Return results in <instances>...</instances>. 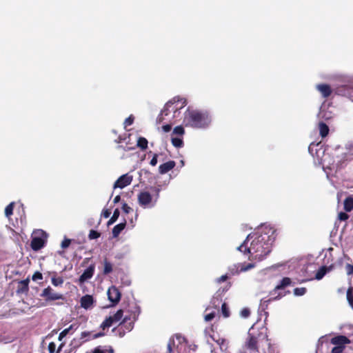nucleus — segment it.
Segmentation results:
<instances>
[{
    "instance_id": "obj_1",
    "label": "nucleus",
    "mask_w": 353,
    "mask_h": 353,
    "mask_svg": "<svg viewBox=\"0 0 353 353\" xmlns=\"http://www.w3.org/2000/svg\"><path fill=\"white\" fill-rule=\"evenodd\" d=\"M186 105V100L184 99H179V97H174L172 99L167 102L163 109L161 111L160 114L157 118L158 123H162L168 120L170 123L162 126V130L165 132H168L172 129V123L174 122L173 119L180 114L179 110L183 108Z\"/></svg>"
},
{
    "instance_id": "obj_2",
    "label": "nucleus",
    "mask_w": 353,
    "mask_h": 353,
    "mask_svg": "<svg viewBox=\"0 0 353 353\" xmlns=\"http://www.w3.org/2000/svg\"><path fill=\"white\" fill-rule=\"evenodd\" d=\"M126 312L128 314H126L119 325L113 330V331L117 332L119 337L124 336L126 333L133 330L134 323L137 321L141 313V308L137 303L132 302L128 305Z\"/></svg>"
},
{
    "instance_id": "obj_3",
    "label": "nucleus",
    "mask_w": 353,
    "mask_h": 353,
    "mask_svg": "<svg viewBox=\"0 0 353 353\" xmlns=\"http://www.w3.org/2000/svg\"><path fill=\"white\" fill-rule=\"evenodd\" d=\"M250 260L262 261L271 252L270 244L265 241L263 235H256L252 241L250 246Z\"/></svg>"
},
{
    "instance_id": "obj_4",
    "label": "nucleus",
    "mask_w": 353,
    "mask_h": 353,
    "mask_svg": "<svg viewBox=\"0 0 353 353\" xmlns=\"http://www.w3.org/2000/svg\"><path fill=\"white\" fill-rule=\"evenodd\" d=\"M184 122L186 125L201 128L207 127L211 119L208 112L188 108L185 112Z\"/></svg>"
},
{
    "instance_id": "obj_5",
    "label": "nucleus",
    "mask_w": 353,
    "mask_h": 353,
    "mask_svg": "<svg viewBox=\"0 0 353 353\" xmlns=\"http://www.w3.org/2000/svg\"><path fill=\"white\" fill-rule=\"evenodd\" d=\"M269 339L266 334L259 332L254 334L248 332V337L245 341L244 347L251 352H259V348L263 341L268 342Z\"/></svg>"
},
{
    "instance_id": "obj_6",
    "label": "nucleus",
    "mask_w": 353,
    "mask_h": 353,
    "mask_svg": "<svg viewBox=\"0 0 353 353\" xmlns=\"http://www.w3.org/2000/svg\"><path fill=\"white\" fill-rule=\"evenodd\" d=\"M292 284V280L289 277H283L280 283L275 286L274 290H272L270 294L272 296H274L273 298L270 299L268 301L270 302L272 300H278L285 296L286 294H289L290 291L286 292H281V290H284L287 287L290 286Z\"/></svg>"
},
{
    "instance_id": "obj_7",
    "label": "nucleus",
    "mask_w": 353,
    "mask_h": 353,
    "mask_svg": "<svg viewBox=\"0 0 353 353\" xmlns=\"http://www.w3.org/2000/svg\"><path fill=\"white\" fill-rule=\"evenodd\" d=\"M349 338L344 335H338L331 339L330 343L334 345L331 353H343L346 345L350 343Z\"/></svg>"
},
{
    "instance_id": "obj_8",
    "label": "nucleus",
    "mask_w": 353,
    "mask_h": 353,
    "mask_svg": "<svg viewBox=\"0 0 353 353\" xmlns=\"http://www.w3.org/2000/svg\"><path fill=\"white\" fill-rule=\"evenodd\" d=\"M40 296L44 298L46 302L64 299L63 294L55 292L54 290L50 286L44 288Z\"/></svg>"
},
{
    "instance_id": "obj_9",
    "label": "nucleus",
    "mask_w": 353,
    "mask_h": 353,
    "mask_svg": "<svg viewBox=\"0 0 353 353\" xmlns=\"http://www.w3.org/2000/svg\"><path fill=\"white\" fill-rule=\"evenodd\" d=\"M107 294L108 300L113 305L117 304L120 301L121 293L117 287L114 285L110 287L108 290Z\"/></svg>"
},
{
    "instance_id": "obj_10",
    "label": "nucleus",
    "mask_w": 353,
    "mask_h": 353,
    "mask_svg": "<svg viewBox=\"0 0 353 353\" xmlns=\"http://www.w3.org/2000/svg\"><path fill=\"white\" fill-rule=\"evenodd\" d=\"M132 176L129 174L121 175L114 183V189L124 188L132 183Z\"/></svg>"
},
{
    "instance_id": "obj_11",
    "label": "nucleus",
    "mask_w": 353,
    "mask_h": 353,
    "mask_svg": "<svg viewBox=\"0 0 353 353\" xmlns=\"http://www.w3.org/2000/svg\"><path fill=\"white\" fill-rule=\"evenodd\" d=\"M152 197L148 192H141L138 194V201L140 205L147 206L152 202Z\"/></svg>"
},
{
    "instance_id": "obj_12",
    "label": "nucleus",
    "mask_w": 353,
    "mask_h": 353,
    "mask_svg": "<svg viewBox=\"0 0 353 353\" xmlns=\"http://www.w3.org/2000/svg\"><path fill=\"white\" fill-rule=\"evenodd\" d=\"M95 266L94 264H91L87 269L84 270L83 274L79 277V282L83 283L87 280L91 279L94 273Z\"/></svg>"
},
{
    "instance_id": "obj_13",
    "label": "nucleus",
    "mask_w": 353,
    "mask_h": 353,
    "mask_svg": "<svg viewBox=\"0 0 353 353\" xmlns=\"http://www.w3.org/2000/svg\"><path fill=\"white\" fill-rule=\"evenodd\" d=\"M29 283L30 280L28 278L20 281L18 283L17 289V294H27L29 291Z\"/></svg>"
},
{
    "instance_id": "obj_14",
    "label": "nucleus",
    "mask_w": 353,
    "mask_h": 353,
    "mask_svg": "<svg viewBox=\"0 0 353 353\" xmlns=\"http://www.w3.org/2000/svg\"><path fill=\"white\" fill-rule=\"evenodd\" d=\"M45 245V240L41 237L32 238L30 243L31 248L34 251H38Z\"/></svg>"
},
{
    "instance_id": "obj_15",
    "label": "nucleus",
    "mask_w": 353,
    "mask_h": 353,
    "mask_svg": "<svg viewBox=\"0 0 353 353\" xmlns=\"http://www.w3.org/2000/svg\"><path fill=\"white\" fill-rule=\"evenodd\" d=\"M104 334H105L103 332H98L97 334L92 335L91 332L85 331V332H82L81 333L80 339H83V342H85L90 339H95L101 337V336H104Z\"/></svg>"
},
{
    "instance_id": "obj_16",
    "label": "nucleus",
    "mask_w": 353,
    "mask_h": 353,
    "mask_svg": "<svg viewBox=\"0 0 353 353\" xmlns=\"http://www.w3.org/2000/svg\"><path fill=\"white\" fill-rule=\"evenodd\" d=\"M176 165V163L174 161H169L166 163L161 164L159 167V172L161 174H164L171 170H172Z\"/></svg>"
},
{
    "instance_id": "obj_17",
    "label": "nucleus",
    "mask_w": 353,
    "mask_h": 353,
    "mask_svg": "<svg viewBox=\"0 0 353 353\" xmlns=\"http://www.w3.org/2000/svg\"><path fill=\"white\" fill-rule=\"evenodd\" d=\"M316 89L321 92L323 98L329 97L332 92L331 87L327 84H319L316 85Z\"/></svg>"
},
{
    "instance_id": "obj_18",
    "label": "nucleus",
    "mask_w": 353,
    "mask_h": 353,
    "mask_svg": "<svg viewBox=\"0 0 353 353\" xmlns=\"http://www.w3.org/2000/svg\"><path fill=\"white\" fill-rule=\"evenodd\" d=\"M81 306L85 309L90 308L94 302L93 297L91 295L86 294L81 298Z\"/></svg>"
},
{
    "instance_id": "obj_19",
    "label": "nucleus",
    "mask_w": 353,
    "mask_h": 353,
    "mask_svg": "<svg viewBox=\"0 0 353 353\" xmlns=\"http://www.w3.org/2000/svg\"><path fill=\"white\" fill-rule=\"evenodd\" d=\"M334 268V265H331L328 267L327 266H321L319 270L316 272L315 275V279L317 280H321L327 272H330Z\"/></svg>"
},
{
    "instance_id": "obj_20",
    "label": "nucleus",
    "mask_w": 353,
    "mask_h": 353,
    "mask_svg": "<svg viewBox=\"0 0 353 353\" xmlns=\"http://www.w3.org/2000/svg\"><path fill=\"white\" fill-rule=\"evenodd\" d=\"M254 235H252L251 234H248L246 239L237 248V249L243 252L245 254H250V247H248V241L254 237Z\"/></svg>"
},
{
    "instance_id": "obj_21",
    "label": "nucleus",
    "mask_w": 353,
    "mask_h": 353,
    "mask_svg": "<svg viewBox=\"0 0 353 353\" xmlns=\"http://www.w3.org/2000/svg\"><path fill=\"white\" fill-rule=\"evenodd\" d=\"M79 325L77 323H73L70 325L68 328L64 329L62 332H60L59 335V340L61 341L67 334H70L72 331L73 333L78 328Z\"/></svg>"
},
{
    "instance_id": "obj_22",
    "label": "nucleus",
    "mask_w": 353,
    "mask_h": 353,
    "mask_svg": "<svg viewBox=\"0 0 353 353\" xmlns=\"http://www.w3.org/2000/svg\"><path fill=\"white\" fill-rule=\"evenodd\" d=\"M92 353H114V350L111 345H99L92 350Z\"/></svg>"
},
{
    "instance_id": "obj_23",
    "label": "nucleus",
    "mask_w": 353,
    "mask_h": 353,
    "mask_svg": "<svg viewBox=\"0 0 353 353\" xmlns=\"http://www.w3.org/2000/svg\"><path fill=\"white\" fill-rule=\"evenodd\" d=\"M126 226V221L116 225L112 229L113 237H117L120 233L125 229Z\"/></svg>"
},
{
    "instance_id": "obj_24",
    "label": "nucleus",
    "mask_w": 353,
    "mask_h": 353,
    "mask_svg": "<svg viewBox=\"0 0 353 353\" xmlns=\"http://www.w3.org/2000/svg\"><path fill=\"white\" fill-rule=\"evenodd\" d=\"M343 208L345 212H351L353 210V196H348L343 202Z\"/></svg>"
},
{
    "instance_id": "obj_25",
    "label": "nucleus",
    "mask_w": 353,
    "mask_h": 353,
    "mask_svg": "<svg viewBox=\"0 0 353 353\" xmlns=\"http://www.w3.org/2000/svg\"><path fill=\"white\" fill-rule=\"evenodd\" d=\"M103 274L105 275H108L111 273L113 270L112 264L108 260L107 258H105L103 261Z\"/></svg>"
},
{
    "instance_id": "obj_26",
    "label": "nucleus",
    "mask_w": 353,
    "mask_h": 353,
    "mask_svg": "<svg viewBox=\"0 0 353 353\" xmlns=\"http://www.w3.org/2000/svg\"><path fill=\"white\" fill-rule=\"evenodd\" d=\"M319 130L320 135L322 138L325 137L329 133V127L324 122H320L319 124Z\"/></svg>"
},
{
    "instance_id": "obj_27",
    "label": "nucleus",
    "mask_w": 353,
    "mask_h": 353,
    "mask_svg": "<svg viewBox=\"0 0 353 353\" xmlns=\"http://www.w3.org/2000/svg\"><path fill=\"white\" fill-rule=\"evenodd\" d=\"M115 322L112 319V318L110 316L108 317H106L105 319L102 322V323L100 325V327L102 330L108 329Z\"/></svg>"
},
{
    "instance_id": "obj_28",
    "label": "nucleus",
    "mask_w": 353,
    "mask_h": 353,
    "mask_svg": "<svg viewBox=\"0 0 353 353\" xmlns=\"http://www.w3.org/2000/svg\"><path fill=\"white\" fill-rule=\"evenodd\" d=\"M128 309H125V310H122V309H120V310H118L116 313H114L112 316H110L112 319L114 320V321L115 323H117L119 321H120L123 316V313L124 312L127 310Z\"/></svg>"
},
{
    "instance_id": "obj_29",
    "label": "nucleus",
    "mask_w": 353,
    "mask_h": 353,
    "mask_svg": "<svg viewBox=\"0 0 353 353\" xmlns=\"http://www.w3.org/2000/svg\"><path fill=\"white\" fill-rule=\"evenodd\" d=\"M148 140L144 137H139L137 141V146L142 150H145L148 148Z\"/></svg>"
},
{
    "instance_id": "obj_30",
    "label": "nucleus",
    "mask_w": 353,
    "mask_h": 353,
    "mask_svg": "<svg viewBox=\"0 0 353 353\" xmlns=\"http://www.w3.org/2000/svg\"><path fill=\"white\" fill-rule=\"evenodd\" d=\"M172 144L175 148H181L183 146V139L180 137H172L171 139Z\"/></svg>"
},
{
    "instance_id": "obj_31",
    "label": "nucleus",
    "mask_w": 353,
    "mask_h": 353,
    "mask_svg": "<svg viewBox=\"0 0 353 353\" xmlns=\"http://www.w3.org/2000/svg\"><path fill=\"white\" fill-rule=\"evenodd\" d=\"M14 202H11L9 205H8L5 208V215L6 217L10 218L11 215L13 214Z\"/></svg>"
},
{
    "instance_id": "obj_32",
    "label": "nucleus",
    "mask_w": 353,
    "mask_h": 353,
    "mask_svg": "<svg viewBox=\"0 0 353 353\" xmlns=\"http://www.w3.org/2000/svg\"><path fill=\"white\" fill-rule=\"evenodd\" d=\"M119 214H120V212H119V209L118 208L115 209L113 212L112 216H111V218L110 219V220L108 222V225H110L113 224L114 222H116L119 216Z\"/></svg>"
},
{
    "instance_id": "obj_33",
    "label": "nucleus",
    "mask_w": 353,
    "mask_h": 353,
    "mask_svg": "<svg viewBox=\"0 0 353 353\" xmlns=\"http://www.w3.org/2000/svg\"><path fill=\"white\" fill-rule=\"evenodd\" d=\"M52 283L54 286H61L63 283V279L62 277L53 276L51 279Z\"/></svg>"
},
{
    "instance_id": "obj_34",
    "label": "nucleus",
    "mask_w": 353,
    "mask_h": 353,
    "mask_svg": "<svg viewBox=\"0 0 353 353\" xmlns=\"http://www.w3.org/2000/svg\"><path fill=\"white\" fill-rule=\"evenodd\" d=\"M211 337L220 346L221 349H223V347H225V349L227 348L226 340L225 339L219 338L218 339H215L214 336H212Z\"/></svg>"
},
{
    "instance_id": "obj_35",
    "label": "nucleus",
    "mask_w": 353,
    "mask_h": 353,
    "mask_svg": "<svg viewBox=\"0 0 353 353\" xmlns=\"http://www.w3.org/2000/svg\"><path fill=\"white\" fill-rule=\"evenodd\" d=\"M100 236H101L100 232H99L96 230H91L89 232L88 238L90 240L97 239L99 238Z\"/></svg>"
},
{
    "instance_id": "obj_36",
    "label": "nucleus",
    "mask_w": 353,
    "mask_h": 353,
    "mask_svg": "<svg viewBox=\"0 0 353 353\" xmlns=\"http://www.w3.org/2000/svg\"><path fill=\"white\" fill-rule=\"evenodd\" d=\"M221 312L224 317L227 318L230 316V310L225 303L221 305Z\"/></svg>"
},
{
    "instance_id": "obj_37",
    "label": "nucleus",
    "mask_w": 353,
    "mask_h": 353,
    "mask_svg": "<svg viewBox=\"0 0 353 353\" xmlns=\"http://www.w3.org/2000/svg\"><path fill=\"white\" fill-rule=\"evenodd\" d=\"M307 292V289L305 288H296L294 290V294L296 296H303Z\"/></svg>"
},
{
    "instance_id": "obj_38",
    "label": "nucleus",
    "mask_w": 353,
    "mask_h": 353,
    "mask_svg": "<svg viewBox=\"0 0 353 353\" xmlns=\"http://www.w3.org/2000/svg\"><path fill=\"white\" fill-rule=\"evenodd\" d=\"M347 299L348 301L349 304L353 308V294L352 288H349L347 291Z\"/></svg>"
},
{
    "instance_id": "obj_39",
    "label": "nucleus",
    "mask_w": 353,
    "mask_h": 353,
    "mask_svg": "<svg viewBox=\"0 0 353 353\" xmlns=\"http://www.w3.org/2000/svg\"><path fill=\"white\" fill-rule=\"evenodd\" d=\"M184 133H185L184 128L181 125L175 127L173 130V134H177L179 136L183 135Z\"/></svg>"
},
{
    "instance_id": "obj_40",
    "label": "nucleus",
    "mask_w": 353,
    "mask_h": 353,
    "mask_svg": "<svg viewBox=\"0 0 353 353\" xmlns=\"http://www.w3.org/2000/svg\"><path fill=\"white\" fill-rule=\"evenodd\" d=\"M349 217V215L346 212H341L338 214V219L341 221H347Z\"/></svg>"
},
{
    "instance_id": "obj_41",
    "label": "nucleus",
    "mask_w": 353,
    "mask_h": 353,
    "mask_svg": "<svg viewBox=\"0 0 353 353\" xmlns=\"http://www.w3.org/2000/svg\"><path fill=\"white\" fill-rule=\"evenodd\" d=\"M268 353H279L277 349L274 344H271L270 343H268Z\"/></svg>"
},
{
    "instance_id": "obj_42",
    "label": "nucleus",
    "mask_w": 353,
    "mask_h": 353,
    "mask_svg": "<svg viewBox=\"0 0 353 353\" xmlns=\"http://www.w3.org/2000/svg\"><path fill=\"white\" fill-rule=\"evenodd\" d=\"M32 279L34 281H37V280H41L43 279V275L40 272H35L32 275Z\"/></svg>"
},
{
    "instance_id": "obj_43",
    "label": "nucleus",
    "mask_w": 353,
    "mask_h": 353,
    "mask_svg": "<svg viewBox=\"0 0 353 353\" xmlns=\"http://www.w3.org/2000/svg\"><path fill=\"white\" fill-rule=\"evenodd\" d=\"M221 301V299H219L218 297L213 296L211 303L214 305V307L217 308L219 307V305L220 302Z\"/></svg>"
},
{
    "instance_id": "obj_44",
    "label": "nucleus",
    "mask_w": 353,
    "mask_h": 353,
    "mask_svg": "<svg viewBox=\"0 0 353 353\" xmlns=\"http://www.w3.org/2000/svg\"><path fill=\"white\" fill-rule=\"evenodd\" d=\"M345 270L347 275H352L353 274V265L347 263L345 265Z\"/></svg>"
},
{
    "instance_id": "obj_45",
    "label": "nucleus",
    "mask_w": 353,
    "mask_h": 353,
    "mask_svg": "<svg viewBox=\"0 0 353 353\" xmlns=\"http://www.w3.org/2000/svg\"><path fill=\"white\" fill-rule=\"evenodd\" d=\"M122 210L125 214H128L132 210V209L126 203H123Z\"/></svg>"
},
{
    "instance_id": "obj_46",
    "label": "nucleus",
    "mask_w": 353,
    "mask_h": 353,
    "mask_svg": "<svg viewBox=\"0 0 353 353\" xmlns=\"http://www.w3.org/2000/svg\"><path fill=\"white\" fill-rule=\"evenodd\" d=\"M56 347H57L56 344L54 342H50L48 344V347L49 352L50 353H54L55 350H56Z\"/></svg>"
},
{
    "instance_id": "obj_47",
    "label": "nucleus",
    "mask_w": 353,
    "mask_h": 353,
    "mask_svg": "<svg viewBox=\"0 0 353 353\" xmlns=\"http://www.w3.org/2000/svg\"><path fill=\"white\" fill-rule=\"evenodd\" d=\"M250 311L248 308H243L241 311V315L242 317L247 318L250 316Z\"/></svg>"
},
{
    "instance_id": "obj_48",
    "label": "nucleus",
    "mask_w": 353,
    "mask_h": 353,
    "mask_svg": "<svg viewBox=\"0 0 353 353\" xmlns=\"http://www.w3.org/2000/svg\"><path fill=\"white\" fill-rule=\"evenodd\" d=\"M215 317V312H210L206 315H205V321H212L214 318Z\"/></svg>"
},
{
    "instance_id": "obj_49",
    "label": "nucleus",
    "mask_w": 353,
    "mask_h": 353,
    "mask_svg": "<svg viewBox=\"0 0 353 353\" xmlns=\"http://www.w3.org/2000/svg\"><path fill=\"white\" fill-rule=\"evenodd\" d=\"M70 243H71L70 239H65L61 242V247H62V248H63V249L67 248H68V247H69V245H70Z\"/></svg>"
},
{
    "instance_id": "obj_50",
    "label": "nucleus",
    "mask_w": 353,
    "mask_h": 353,
    "mask_svg": "<svg viewBox=\"0 0 353 353\" xmlns=\"http://www.w3.org/2000/svg\"><path fill=\"white\" fill-rule=\"evenodd\" d=\"M134 122V117L132 116H130L125 120V124L126 125H130Z\"/></svg>"
},
{
    "instance_id": "obj_51",
    "label": "nucleus",
    "mask_w": 353,
    "mask_h": 353,
    "mask_svg": "<svg viewBox=\"0 0 353 353\" xmlns=\"http://www.w3.org/2000/svg\"><path fill=\"white\" fill-rule=\"evenodd\" d=\"M157 158H158V155L157 154H155L152 159H151L150 163L151 165L152 166H155L157 163Z\"/></svg>"
},
{
    "instance_id": "obj_52",
    "label": "nucleus",
    "mask_w": 353,
    "mask_h": 353,
    "mask_svg": "<svg viewBox=\"0 0 353 353\" xmlns=\"http://www.w3.org/2000/svg\"><path fill=\"white\" fill-rule=\"evenodd\" d=\"M228 279L227 274L222 275L216 279V282L221 283V282L225 281Z\"/></svg>"
},
{
    "instance_id": "obj_53",
    "label": "nucleus",
    "mask_w": 353,
    "mask_h": 353,
    "mask_svg": "<svg viewBox=\"0 0 353 353\" xmlns=\"http://www.w3.org/2000/svg\"><path fill=\"white\" fill-rule=\"evenodd\" d=\"M110 214H111V212L108 209L103 210L102 212V216L105 219L108 218L110 216Z\"/></svg>"
},
{
    "instance_id": "obj_54",
    "label": "nucleus",
    "mask_w": 353,
    "mask_h": 353,
    "mask_svg": "<svg viewBox=\"0 0 353 353\" xmlns=\"http://www.w3.org/2000/svg\"><path fill=\"white\" fill-rule=\"evenodd\" d=\"M174 344V341L172 340H170L168 344V346H167V349H168V353H172V345Z\"/></svg>"
},
{
    "instance_id": "obj_55",
    "label": "nucleus",
    "mask_w": 353,
    "mask_h": 353,
    "mask_svg": "<svg viewBox=\"0 0 353 353\" xmlns=\"http://www.w3.org/2000/svg\"><path fill=\"white\" fill-rule=\"evenodd\" d=\"M65 343H61L58 347L55 353H61L62 348L64 347Z\"/></svg>"
},
{
    "instance_id": "obj_56",
    "label": "nucleus",
    "mask_w": 353,
    "mask_h": 353,
    "mask_svg": "<svg viewBox=\"0 0 353 353\" xmlns=\"http://www.w3.org/2000/svg\"><path fill=\"white\" fill-rule=\"evenodd\" d=\"M253 267H254L253 264L249 263L245 268H242L241 270L246 271V270H250V268H252Z\"/></svg>"
},
{
    "instance_id": "obj_57",
    "label": "nucleus",
    "mask_w": 353,
    "mask_h": 353,
    "mask_svg": "<svg viewBox=\"0 0 353 353\" xmlns=\"http://www.w3.org/2000/svg\"><path fill=\"white\" fill-rule=\"evenodd\" d=\"M120 200H121V196H120V195H117V196H116L114 197V200H113V202H114V203H119V202L120 201Z\"/></svg>"
},
{
    "instance_id": "obj_58",
    "label": "nucleus",
    "mask_w": 353,
    "mask_h": 353,
    "mask_svg": "<svg viewBox=\"0 0 353 353\" xmlns=\"http://www.w3.org/2000/svg\"><path fill=\"white\" fill-rule=\"evenodd\" d=\"M156 192H157V194H159V188H157V189H156Z\"/></svg>"
},
{
    "instance_id": "obj_59",
    "label": "nucleus",
    "mask_w": 353,
    "mask_h": 353,
    "mask_svg": "<svg viewBox=\"0 0 353 353\" xmlns=\"http://www.w3.org/2000/svg\"><path fill=\"white\" fill-rule=\"evenodd\" d=\"M74 341H75V339H73V341L71 343V345H72Z\"/></svg>"
}]
</instances>
